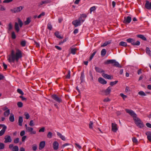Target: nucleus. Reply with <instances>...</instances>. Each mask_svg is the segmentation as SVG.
<instances>
[{"mask_svg":"<svg viewBox=\"0 0 151 151\" xmlns=\"http://www.w3.org/2000/svg\"><path fill=\"white\" fill-rule=\"evenodd\" d=\"M145 7L148 10L151 9V1L150 2L148 1L147 0L145 4Z\"/></svg>","mask_w":151,"mask_h":151,"instance_id":"1a4fd4ad","label":"nucleus"},{"mask_svg":"<svg viewBox=\"0 0 151 151\" xmlns=\"http://www.w3.org/2000/svg\"><path fill=\"white\" fill-rule=\"evenodd\" d=\"M132 20V18L128 16L127 17H124V19L123 21L124 23L127 24L130 22Z\"/></svg>","mask_w":151,"mask_h":151,"instance_id":"6e6552de","label":"nucleus"},{"mask_svg":"<svg viewBox=\"0 0 151 151\" xmlns=\"http://www.w3.org/2000/svg\"><path fill=\"white\" fill-rule=\"evenodd\" d=\"M137 37L143 40H145V41L147 40L146 38L143 35H137Z\"/></svg>","mask_w":151,"mask_h":151,"instance_id":"a878e982","label":"nucleus"},{"mask_svg":"<svg viewBox=\"0 0 151 151\" xmlns=\"http://www.w3.org/2000/svg\"><path fill=\"white\" fill-rule=\"evenodd\" d=\"M84 72H81V76L80 77V79L81 80V83L83 82L84 80Z\"/></svg>","mask_w":151,"mask_h":151,"instance_id":"473e14b6","label":"nucleus"},{"mask_svg":"<svg viewBox=\"0 0 151 151\" xmlns=\"http://www.w3.org/2000/svg\"><path fill=\"white\" fill-rule=\"evenodd\" d=\"M12 38L13 39H14L16 38V35L15 34V32H12L11 33Z\"/></svg>","mask_w":151,"mask_h":151,"instance_id":"79ce46f5","label":"nucleus"},{"mask_svg":"<svg viewBox=\"0 0 151 151\" xmlns=\"http://www.w3.org/2000/svg\"><path fill=\"white\" fill-rule=\"evenodd\" d=\"M8 60L10 63H14L15 60H16V58L15 56H9Z\"/></svg>","mask_w":151,"mask_h":151,"instance_id":"4468645a","label":"nucleus"},{"mask_svg":"<svg viewBox=\"0 0 151 151\" xmlns=\"http://www.w3.org/2000/svg\"><path fill=\"white\" fill-rule=\"evenodd\" d=\"M57 135L62 140L65 141V137L63 135L60 133L57 132Z\"/></svg>","mask_w":151,"mask_h":151,"instance_id":"412c9836","label":"nucleus"},{"mask_svg":"<svg viewBox=\"0 0 151 151\" xmlns=\"http://www.w3.org/2000/svg\"><path fill=\"white\" fill-rule=\"evenodd\" d=\"M52 146L53 149L55 150H57L58 148V143L56 141H54L53 143Z\"/></svg>","mask_w":151,"mask_h":151,"instance_id":"ddd939ff","label":"nucleus"},{"mask_svg":"<svg viewBox=\"0 0 151 151\" xmlns=\"http://www.w3.org/2000/svg\"><path fill=\"white\" fill-rule=\"evenodd\" d=\"M26 131L29 132L31 134H35L36 133V131L33 130V128L31 127H29V128L26 130Z\"/></svg>","mask_w":151,"mask_h":151,"instance_id":"9b49d317","label":"nucleus"},{"mask_svg":"<svg viewBox=\"0 0 151 151\" xmlns=\"http://www.w3.org/2000/svg\"><path fill=\"white\" fill-rule=\"evenodd\" d=\"M132 141L134 143H137L138 142L137 139L135 137L132 138Z\"/></svg>","mask_w":151,"mask_h":151,"instance_id":"69168bd1","label":"nucleus"},{"mask_svg":"<svg viewBox=\"0 0 151 151\" xmlns=\"http://www.w3.org/2000/svg\"><path fill=\"white\" fill-rule=\"evenodd\" d=\"M4 144L1 142H0V150L4 149Z\"/></svg>","mask_w":151,"mask_h":151,"instance_id":"de8ad7c7","label":"nucleus"},{"mask_svg":"<svg viewBox=\"0 0 151 151\" xmlns=\"http://www.w3.org/2000/svg\"><path fill=\"white\" fill-rule=\"evenodd\" d=\"M70 70L68 71V75L66 76V78L68 79H69L70 78Z\"/></svg>","mask_w":151,"mask_h":151,"instance_id":"680f3d73","label":"nucleus"},{"mask_svg":"<svg viewBox=\"0 0 151 151\" xmlns=\"http://www.w3.org/2000/svg\"><path fill=\"white\" fill-rule=\"evenodd\" d=\"M47 27L48 29H49L50 30H52V25L50 23H49L48 24Z\"/></svg>","mask_w":151,"mask_h":151,"instance_id":"a18cd8bd","label":"nucleus"},{"mask_svg":"<svg viewBox=\"0 0 151 151\" xmlns=\"http://www.w3.org/2000/svg\"><path fill=\"white\" fill-rule=\"evenodd\" d=\"M21 45L22 47H24L26 45V41L25 40H23L21 42Z\"/></svg>","mask_w":151,"mask_h":151,"instance_id":"c03bdc74","label":"nucleus"},{"mask_svg":"<svg viewBox=\"0 0 151 151\" xmlns=\"http://www.w3.org/2000/svg\"><path fill=\"white\" fill-rule=\"evenodd\" d=\"M138 94L139 95L142 96H146V94L145 93L142 91H139L138 92Z\"/></svg>","mask_w":151,"mask_h":151,"instance_id":"4c0bfd02","label":"nucleus"},{"mask_svg":"<svg viewBox=\"0 0 151 151\" xmlns=\"http://www.w3.org/2000/svg\"><path fill=\"white\" fill-rule=\"evenodd\" d=\"M19 147L17 146H14L12 149V151H18Z\"/></svg>","mask_w":151,"mask_h":151,"instance_id":"ea45409f","label":"nucleus"},{"mask_svg":"<svg viewBox=\"0 0 151 151\" xmlns=\"http://www.w3.org/2000/svg\"><path fill=\"white\" fill-rule=\"evenodd\" d=\"M17 92L22 95H23L24 93L20 89L18 88L17 89Z\"/></svg>","mask_w":151,"mask_h":151,"instance_id":"49530a36","label":"nucleus"},{"mask_svg":"<svg viewBox=\"0 0 151 151\" xmlns=\"http://www.w3.org/2000/svg\"><path fill=\"white\" fill-rule=\"evenodd\" d=\"M23 118L22 116H19V117L18 120L19 125L20 126H22V123L23 122Z\"/></svg>","mask_w":151,"mask_h":151,"instance_id":"393cba45","label":"nucleus"},{"mask_svg":"<svg viewBox=\"0 0 151 151\" xmlns=\"http://www.w3.org/2000/svg\"><path fill=\"white\" fill-rule=\"evenodd\" d=\"M25 134V132L24 130L22 131L20 133V135L22 136H23Z\"/></svg>","mask_w":151,"mask_h":151,"instance_id":"e2e57ef3","label":"nucleus"},{"mask_svg":"<svg viewBox=\"0 0 151 151\" xmlns=\"http://www.w3.org/2000/svg\"><path fill=\"white\" fill-rule=\"evenodd\" d=\"M45 15V13L44 12H42L41 14H39L37 17L38 18H40L41 16H44Z\"/></svg>","mask_w":151,"mask_h":151,"instance_id":"bf43d9fd","label":"nucleus"},{"mask_svg":"<svg viewBox=\"0 0 151 151\" xmlns=\"http://www.w3.org/2000/svg\"><path fill=\"white\" fill-rule=\"evenodd\" d=\"M98 81L100 83L103 84H105L107 83V81L101 77H100L98 78Z\"/></svg>","mask_w":151,"mask_h":151,"instance_id":"6ab92c4d","label":"nucleus"},{"mask_svg":"<svg viewBox=\"0 0 151 151\" xmlns=\"http://www.w3.org/2000/svg\"><path fill=\"white\" fill-rule=\"evenodd\" d=\"M45 130V128L44 127H43L40 129L39 131V132H44Z\"/></svg>","mask_w":151,"mask_h":151,"instance_id":"338daca9","label":"nucleus"},{"mask_svg":"<svg viewBox=\"0 0 151 151\" xmlns=\"http://www.w3.org/2000/svg\"><path fill=\"white\" fill-rule=\"evenodd\" d=\"M104 63L106 64H113V65L117 67L121 68L122 66L119 64L117 61H116L115 60H108L105 62Z\"/></svg>","mask_w":151,"mask_h":151,"instance_id":"f03ea898","label":"nucleus"},{"mask_svg":"<svg viewBox=\"0 0 151 151\" xmlns=\"http://www.w3.org/2000/svg\"><path fill=\"white\" fill-rule=\"evenodd\" d=\"M55 35L59 39L63 38V37H61L59 34V33L58 32H56L55 33Z\"/></svg>","mask_w":151,"mask_h":151,"instance_id":"f704fd0d","label":"nucleus"},{"mask_svg":"<svg viewBox=\"0 0 151 151\" xmlns=\"http://www.w3.org/2000/svg\"><path fill=\"white\" fill-rule=\"evenodd\" d=\"M13 0H5L3 1V2L5 3H8L12 2Z\"/></svg>","mask_w":151,"mask_h":151,"instance_id":"052dcab7","label":"nucleus"},{"mask_svg":"<svg viewBox=\"0 0 151 151\" xmlns=\"http://www.w3.org/2000/svg\"><path fill=\"white\" fill-rule=\"evenodd\" d=\"M37 145L36 144H33L32 146V150L34 151H35L37 150Z\"/></svg>","mask_w":151,"mask_h":151,"instance_id":"e433bc0d","label":"nucleus"},{"mask_svg":"<svg viewBox=\"0 0 151 151\" xmlns=\"http://www.w3.org/2000/svg\"><path fill=\"white\" fill-rule=\"evenodd\" d=\"M14 28L17 32H18L20 30V28L19 26L18 23L17 22H15L14 25Z\"/></svg>","mask_w":151,"mask_h":151,"instance_id":"aec40b11","label":"nucleus"},{"mask_svg":"<svg viewBox=\"0 0 151 151\" xmlns=\"http://www.w3.org/2000/svg\"><path fill=\"white\" fill-rule=\"evenodd\" d=\"M82 17L80 16L78 18V20L79 22L81 23V22H83L85 21V19H82Z\"/></svg>","mask_w":151,"mask_h":151,"instance_id":"603ef678","label":"nucleus"},{"mask_svg":"<svg viewBox=\"0 0 151 151\" xmlns=\"http://www.w3.org/2000/svg\"><path fill=\"white\" fill-rule=\"evenodd\" d=\"M118 82V81H114L111 82L110 83V85L111 86H112L116 84Z\"/></svg>","mask_w":151,"mask_h":151,"instance_id":"a19ab883","label":"nucleus"},{"mask_svg":"<svg viewBox=\"0 0 151 151\" xmlns=\"http://www.w3.org/2000/svg\"><path fill=\"white\" fill-rule=\"evenodd\" d=\"M112 125V128L111 130L112 131L114 132H116L117 130H118V128L117 127V124L115 123H112L111 124Z\"/></svg>","mask_w":151,"mask_h":151,"instance_id":"f8f14e48","label":"nucleus"},{"mask_svg":"<svg viewBox=\"0 0 151 151\" xmlns=\"http://www.w3.org/2000/svg\"><path fill=\"white\" fill-rule=\"evenodd\" d=\"M146 125V126L149 128H151V124L149 123H147Z\"/></svg>","mask_w":151,"mask_h":151,"instance_id":"774afa93","label":"nucleus"},{"mask_svg":"<svg viewBox=\"0 0 151 151\" xmlns=\"http://www.w3.org/2000/svg\"><path fill=\"white\" fill-rule=\"evenodd\" d=\"M29 125L30 126H33L34 125V124L33 121L32 120H31L30 121Z\"/></svg>","mask_w":151,"mask_h":151,"instance_id":"0e129e2a","label":"nucleus"},{"mask_svg":"<svg viewBox=\"0 0 151 151\" xmlns=\"http://www.w3.org/2000/svg\"><path fill=\"white\" fill-rule=\"evenodd\" d=\"M18 23L19 24L20 27H22L23 24V22L22 20L19 18H18Z\"/></svg>","mask_w":151,"mask_h":151,"instance_id":"58836bf2","label":"nucleus"},{"mask_svg":"<svg viewBox=\"0 0 151 151\" xmlns=\"http://www.w3.org/2000/svg\"><path fill=\"white\" fill-rule=\"evenodd\" d=\"M96 9V7L95 6H93L92 7H91L90 8V12L91 13V12L92 11H95Z\"/></svg>","mask_w":151,"mask_h":151,"instance_id":"4d7b16f0","label":"nucleus"},{"mask_svg":"<svg viewBox=\"0 0 151 151\" xmlns=\"http://www.w3.org/2000/svg\"><path fill=\"white\" fill-rule=\"evenodd\" d=\"M72 23L75 27L80 26L81 25V23L77 19L73 21L72 22Z\"/></svg>","mask_w":151,"mask_h":151,"instance_id":"dca6fc26","label":"nucleus"},{"mask_svg":"<svg viewBox=\"0 0 151 151\" xmlns=\"http://www.w3.org/2000/svg\"><path fill=\"white\" fill-rule=\"evenodd\" d=\"M45 145V141H42V142H40L39 146V149L40 150H41L43 148Z\"/></svg>","mask_w":151,"mask_h":151,"instance_id":"f3484780","label":"nucleus"},{"mask_svg":"<svg viewBox=\"0 0 151 151\" xmlns=\"http://www.w3.org/2000/svg\"><path fill=\"white\" fill-rule=\"evenodd\" d=\"M49 2L48 1H42L40 5H42L44 4L48 3Z\"/></svg>","mask_w":151,"mask_h":151,"instance_id":"13d9d810","label":"nucleus"},{"mask_svg":"<svg viewBox=\"0 0 151 151\" xmlns=\"http://www.w3.org/2000/svg\"><path fill=\"white\" fill-rule=\"evenodd\" d=\"M8 26H9V28H8V30L9 31H10L12 29V27H13L12 24L11 23H9Z\"/></svg>","mask_w":151,"mask_h":151,"instance_id":"864d4df0","label":"nucleus"},{"mask_svg":"<svg viewBox=\"0 0 151 151\" xmlns=\"http://www.w3.org/2000/svg\"><path fill=\"white\" fill-rule=\"evenodd\" d=\"M106 51L105 49H103L101 51V55L102 56H104L106 54Z\"/></svg>","mask_w":151,"mask_h":151,"instance_id":"c756f323","label":"nucleus"},{"mask_svg":"<svg viewBox=\"0 0 151 151\" xmlns=\"http://www.w3.org/2000/svg\"><path fill=\"white\" fill-rule=\"evenodd\" d=\"M119 45L120 46H123L124 47H126L127 46V43L126 42L123 41H121L120 42Z\"/></svg>","mask_w":151,"mask_h":151,"instance_id":"7c9ffc66","label":"nucleus"},{"mask_svg":"<svg viewBox=\"0 0 151 151\" xmlns=\"http://www.w3.org/2000/svg\"><path fill=\"white\" fill-rule=\"evenodd\" d=\"M93 122L91 121H90V123L89 124V128L90 129H93Z\"/></svg>","mask_w":151,"mask_h":151,"instance_id":"8fccbe9b","label":"nucleus"},{"mask_svg":"<svg viewBox=\"0 0 151 151\" xmlns=\"http://www.w3.org/2000/svg\"><path fill=\"white\" fill-rule=\"evenodd\" d=\"M24 115L26 117V118L27 119H28L29 118V114L25 112L24 114Z\"/></svg>","mask_w":151,"mask_h":151,"instance_id":"6e6d98bb","label":"nucleus"},{"mask_svg":"<svg viewBox=\"0 0 151 151\" xmlns=\"http://www.w3.org/2000/svg\"><path fill=\"white\" fill-rule=\"evenodd\" d=\"M52 98L55 101L59 103L62 102V100L56 94H53L51 96Z\"/></svg>","mask_w":151,"mask_h":151,"instance_id":"423d86ee","label":"nucleus"},{"mask_svg":"<svg viewBox=\"0 0 151 151\" xmlns=\"http://www.w3.org/2000/svg\"><path fill=\"white\" fill-rule=\"evenodd\" d=\"M96 51H94V52H93V53L91 55V56H90V57L89 59V60L90 61H91L92 60V59L93 58V57H94V55L96 54Z\"/></svg>","mask_w":151,"mask_h":151,"instance_id":"c9c22d12","label":"nucleus"},{"mask_svg":"<svg viewBox=\"0 0 151 151\" xmlns=\"http://www.w3.org/2000/svg\"><path fill=\"white\" fill-rule=\"evenodd\" d=\"M146 135L147 136L148 140L151 142V132L148 131L146 132Z\"/></svg>","mask_w":151,"mask_h":151,"instance_id":"a211bd4d","label":"nucleus"},{"mask_svg":"<svg viewBox=\"0 0 151 151\" xmlns=\"http://www.w3.org/2000/svg\"><path fill=\"white\" fill-rule=\"evenodd\" d=\"M9 120L11 122H14V115L12 113H11L10 114L9 117Z\"/></svg>","mask_w":151,"mask_h":151,"instance_id":"4be33fe9","label":"nucleus"},{"mask_svg":"<svg viewBox=\"0 0 151 151\" xmlns=\"http://www.w3.org/2000/svg\"><path fill=\"white\" fill-rule=\"evenodd\" d=\"M31 18L29 17H28L27 18L26 20L24 22V24L25 25L28 24L31 22Z\"/></svg>","mask_w":151,"mask_h":151,"instance_id":"bb28decb","label":"nucleus"},{"mask_svg":"<svg viewBox=\"0 0 151 151\" xmlns=\"http://www.w3.org/2000/svg\"><path fill=\"white\" fill-rule=\"evenodd\" d=\"M19 142V139L18 138H17L14 140V142L15 144H17Z\"/></svg>","mask_w":151,"mask_h":151,"instance_id":"09e8293b","label":"nucleus"},{"mask_svg":"<svg viewBox=\"0 0 151 151\" xmlns=\"http://www.w3.org/2000/svg\"><path fill=\"white\" fill-rule=\"evenodd\" d=\"M127 42L129 43H131V44L133 45L139 46L140 44V42L139 41H137L135 42V40L131 38H129L126 40Z\"/></svg>","mask_w":151,"mask_h":151,"instance_id":"20e7f679","label":"nucleus"},{"mask_svg":"<svg viewBox=\"0 0 151 151\" xmlns=\"http://www.w3.org/2000/svg\"><path fill=\"white\" fill-rule=\"evenodd\" d=\"M102 76L105 78L108 79H112L113 78L112 76L107 74L103 73L102 74Z\"/></svg>","mask_w":151,"mask_h":151,"instance_id":"2eb2a0df","label":"nucleus"},{"mask_svg":"<svg viewBox=\"0 0 151 151\" xmlns=\"http://www.w3.org/2000/svg\"><path fill=\"white\" fill-rule=\"evenodd\" d=\"M95 69L96 71L99 73H103L104 72V71L103 70L98 67H95Z\"/></svg>","mask_w":151,"mask_h":151,"instance_id":"5701e85b","label":"nucleus"},{"mask_svg":"<svg viewBox=\"0 0 151 151\" xmlns=\"http://www.w3.org/2000/svg\"><path fill=\"white\" fill-rule=\"evenodd\" d=\"M23 6H20L19 7H16L13 8L12 9H10V11L13 13H16L20 12L23 9Z\"/></svg>","mask_w":151,"mask_h":151,"instance_id":"7ed1b4c3","label":"nucleus"},{"mask_svg":"<svg viewBox=\"0 0 151 151\" xmlns=\"http://www.w3.org/2000/svg\"><path fill=\"white\" fill-rule=\"evenodd\" d=\"M71 53L73 55H75L76 54V51L77 50V49L76 48H71Z\"/></svg>","mask_w":151,"mask_h":151,"instance_id":"72a5a7b5","label":"nucleus"},{"mask_svg":"<svg viewBox=\"0 0 151 151\" xmlns=\"http://www.w3.org/2000/svg\"><path fill=\"white\" fill-rule=\"evenodd\" d=\"M120 95L122 98L124 99H125L127 97V96L124 95V94L122 93H121L120 94Z\"/></svg>","mask_w":151,"mask_h":151,"instance_id":"3c124183","label":"nucleus"},{"mask_svg":"<svg viewBox=\"0 0 151 151\" xmlns=\"http://www.w3.org/2000/svg\"><path fill=\"white\" fill-rule=\"evenodd\" d=\"M10 114V111L9 109H8L4 112V114L5 117H8Z\"/></svg>","mask_w":151,"mask_h":151,"instance_id":"b1692460","label":"nucleus"},{"mask_svg":"<svg viewBox=\"0 0 151 151\" xmlns=\"http://www.w3.org/2000/svg\"><path fill=\"white\" fill-rule=\"evenodd\" d=\"M23 103L21 102H18L17 103V105L18 106L19 108H21L23 106Z\"/></svg>","mask_w":151,"mask_h":151,"instance_id":"37998d69","label":"nucleus"},{"mask_svg":"<svg viewBox=\"0 0 151 151\" xmlns=\"http://www.w3.org/2000/svg\"><path fill=\"white\" fill-rule=\"evenodd\" d=\"M146 53L150 56H151V51L150 50L149 48L147 47L146 49Z\"/></svg>","mask_w":151,"mask_h":151,"instance_id":"c85d7f7f","label":"nucleus"},{"mask_svg":"<svg viewBox=\"0 0 151 151\" xmlns=\"http://www.w3.org/2000/svg\"><path fill=\"white\" fill-rule=\"evenodd\" d=\"M4 139V142L5 143L10 142L12 141V139L11 137L9 135L6 136L5 137Z\"/></svg>","mask_w":151,"mask_h":151,"instance_id":"9d476101","label":"nucleus"},{"mask_svg":"<svg viewBox=\"0 0 151 151\" xmlns=\"http://www.w3.org/2000/svg\"><path fill=\"white\" fill-rule=\"evenodd\" d=\"M47 137L49 138H51L52 136V133L51 132H48L47 135Z\"/></svg>","mask_w":151,"mask_h":151,"instance_id":"5fc2aeb1","label":"nucleus"},{"mask_svg":"<svg viewBox=\"0 0 151 151\" xmlns=\"http://www.w3.org/2000/svg\"><path fill=\"white\" fill-rule=\"evenodd\" d=\"M125 110L127 113L133 117L135 123L138 127L142 128L144 127L142 122L139 118L137 117V114L133 111L128 109H126Z\"/></svg>","mask_w":151,"mask_h":151,"instance_id":"f257e3e1","label":"nucleus"},{"mask_svg":"<svg viewBox=\"0 0 151 151\" xmlns=\"http://www.w3.org/2000/svg\"><path fill=\"white\" fill-rule=\"evenodd\" d=\"M112 89L111 87L109 86L108 87L106 90H103L101 91L103 94L105 96H108L110 94Z\"/></svg>","mask_w":151,"mask_h":151,"instance_id":"39448f33","label":"nucleus"},{"mask_svg":"<svg viewBox=\"0 0 151 151\" xmlns=\"http://www.w3.org/2000/svg\"><path fill=\"white\" fill-rule=\"evenodd\" d=\"M15 56L16 58V61L18 62L19 59L22 57L21 51L19 50H17Z\"/></svg>","mask_w":151,"mask_h":151,"instance_id":"0eeeda50","label":"nucleus"},{"mask_svg":"<svg viewBox=\"0 0 151 151\" xmlns=\"http://www.w3.org/2000/svg\"><path fill=\"white\" fill-rule=\"evenodd\" d=\"M111 41L109 40L108 41L105 42L103 45H101V47H104L107 46L108 45L110 44Z\"/></svg>","mask_w":151,"mask_h":151,"instance_id":"2f4dec72","label":"nucleus"},{"mask_svg":"<svg viewBox=\"0 0 151 151\" xmlns=\"http://www.w3.org/2000/svg\"><path fill=\"white\" fill-rule=\"evenodd\" d=\"M6 129V127H5L3 128L2 130L0 131V136H1L4 134Z\"/></svg>","mask_w":151,"mask_h":151,"instance_id":"cd10ccee","label":"nucleus"}]
</instances>
